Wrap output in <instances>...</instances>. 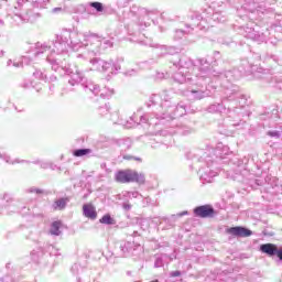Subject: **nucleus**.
Here are the masks:
<instances>
[{
    "instance_id": "nucleus-1",
    "label": "nucleus",
    "mask_w": 282,
    "mask_h": 282,
    "mask_svg": "<svg viewBox=\"0 0 282 282\" xmlns=\"http://www.w3.org/2000/svg\"><path fill=\"white\" fill-rule=\"evenodd\" d=\"M115 180L116 182H119V184H131L132 182H135L137 184H144L145 182L144 174L138 173L133 170H121L117 172Z\"/></svg>"
},
{
    "instance_id": "nucleus-2",
    "label": "nucleus",
    "mask_w": 282,
    "mask_h": 282,
    "mask_svg": "<svg viewBox=\"0 0 282 282\" xmlns=\"http://www.w3.org/2000/svg\"><path fill=\"white\" fill-rule=\"evenodd\" d=\"M194 215L200 217V219H208L215 217L216 212L210 205H202L194 209Z\"/></svg>"
},
{
    "instance_id": "nucleus-3",
    "label": "nucleus",
    "mask_w": 282,
    "mask_h": 282,
    "mask_svg": "<svg viewBox=\"0 0 282 282\" xmlns=\"http://www.w3.org/2000/svg\"><path fill=\"white\" fill-rule=\"evenodd\" d=\"M228 235H232L234 237H250L252 236V230L246 227H231L227 229Z\"/></svg>"
},
{
    "instance_id": "nucleus-4",
    "label": "nucleus",
    "mask_w": 282,
    "mask_h": 282,
    "mask_svg": "<svg viewBox=\"0 0 282 282\" xmlns=\"http://www.w3.org/2000/svg\"><path fill=\"white\" fill-rule=\"evenodd\" d=\"M260 250L263 254H268V257H279V252L281 251V249H279L274 243L261 245Z\"/></svg>"
},
{
    "instance_id": "nucleus-5",
    "label": "nucleus",
    "mask_w": 282,
    "mask_h": 282,
    "mask_svg": "<svg viewBox=\"0 0 282 282\" xmlns=\"http://www.w3.org/2000/svg\"><path fill=\"white\" fill-rule=\"evenodd\" d=\"M67 73L70 76L68 79L69 85H78L83 80V73L78 68L68 69Z\"/></svg>"
},
{
    "instance_id": "nucleus-6",
    "label": "nucleus",
    "mask_w": 282,
    "mask_h": 282,
    "mask_svg": "<svg viewBox=\"0 0 282 282\" xmlns=\"http://www.w3.org/2000/svg\"><path fill=\"white\" fill-rule=\"evenodd\" d=\"M245 32L246 37L251 39V41H263V33H259V31L253 28L247 26Z\"/></svg>"
},
{
    "instance_id": "nucleus-7",
    "label": "nucleus",
    "mask_w": 282,
    "mask_h": 282,
    "mask_svg": "<svg viewBox=\"0 0 282 282\" xmlns=\"http://www.w3.org/2000/svg\"><path fill=\"white\" fill-rule=\"evenodd\" d=\"M214 155L216 158H226V155H230V148L228 145H217V148L214 150Z\"/></svg>"
},
{
    "instance_id": "nucleus-8",
    "label": "nucleus",
    "mask_w": 282,
    "mask_h": 282,
    "mask_svg": "<svg viewBox=\"0 0 282 282\" xmlns=\"http://www.w3.org/2000/svg\"><path fill=\"white\" fill-rule=\"evenodd\" d=\"M84 215L85 217H88V219H96L98 217V214L96 213V208L91 205H84L83 206Z\"/></svg>"
},
{
    "instance_id": "nucleus-9",
    "label": "nucleus",
    "mask_w": 282,
    "mask_h": 282,
    "mask_svg": "<svg viewBox=\"0 0 282 282\" xmlns=\"http://www.w3.org/2000/svg\"><path fill=\"white\" fill-rule=\"evenodd\" d=\"M194 94L195 100H202L203 98H208L210 96V91L208 90H192Z\"/></svg>"
},
{
    "instance_id": "nucleus-10",
    "label": "nucleus",
    "mask_w": 282,
    "mask_h": 282,
    "mask_svg": "<svg viewBox=\"0 0 282 282\" xmlns=\"http://www.w3.org/2000/svg\"><path fill=\"white\" fill-rule=\"evenodd\" d=\"M99 221L100 224H106V226H113L116 224V220L109 214L104 215Z\"/></svg>"
},
{
    "instance_id": "nucleus-11",
    "label": "nucleus",
    "mask_w": 282,
    "mask_h": 282,
    "mask_svg": "<svg viewBox=\"0 0 282 282\" xmlns=\"http://www.w3.org/2000/svg\"><path fill=\"white\" fill-rule=\"evenodd\" d=\"M51 235L58 237L61 235V221H54L51 226Z\"/></svg>"
},
{
    "instance_id": "nucleus-12",
    "label": "nucleus",
    "mask_w": 282,
    "mask_h": 282,
    "mask_svg": "<svg viewBox=\"0 0 282 282\" xmlns=\"http://www.w3.org/2000/svg\"><path fill=\"white\" fill-rule=\"evenodd\" d=\"M91 153V149H78L73 152L75 158H83L84 155H89Z\"/></svg>"
},
{
    "instance_id": "nucleus-13",
    "label": "nucleus",
    "mask_w": 282,
    "mask_h": 282,
    "mask_svg": "<svg viewBox=\"0 0 282 282\" xmlns=\"http://www.w3.org/2000/svg\"><path fill=\"white\" fill-rule=\"evenodd\" d=\"M90 63L93 64L94 69H97V72H102V59L95 58L91 59Z\"/></svg>"
},
{
    "instance_id": "nucleus-14",
    "label": "nucleus",
    "mask_w": 282,
    "mask_h": 282,
    "mask_svg": "<svg viewBox=\"0 0 282 282\" xmlns=\"http://www.w3.org/2000/svg\"><path fill=\"white\" fill-rule=\"evenodd\" d=\"M35 47H36V50H39L36 52V56H39V54H43V52H47V50H50V46H47L45 44H41V43H36Z\"/></svg>"
},
{
    "instance_id": "nucleus-15",
    "label": "nucleus",
    "mask_w": 282,
    "mask_h": 282,
    "mask_svg": "<svg viewBox=\"0 0 282 282\" xmlns=\"http://www.w3.org/2000/svg\"><path fill=\"white\" fill-rule=\"evenodd\" d=\"M55 205H56L55 208H58L59 210H63V208H65V206H67V199L61 198V199L55 202Z\"/></svg>"
},
{
    "instance_id": "nucleus-16",
    "label": "nucleus",
    "mask_w": 282,
    "mask_h": 282,
    "mask_svg": "<svg viewBox=\"0 0 282 282\" xmlns=\"http://www.w3.org/2000/svg\"><path fill=\"white\" fill-rule=\"evenodd\" d=\"M90 8H94L98 12H102L105 10V7L100 2H90L89 3Z\"/></svg>"
},
{
    "instance_id": "nucleus-17",
    "label": "nucleus",
    "mask_w": 282,
    "mask_h": 282,
    "mask_svg": "<svg viewBox=\"0 0 282 282\" xmlns=\"http://www.w3.org/2000/svg\"><path fill=\"white\" fill-rule=\"evenodd\" d=\"M200 72H203V74H207L206 76H208L209 78L213 76H219V73H216L215 70H213L210 68L205 69L204 67H202Z\"/></svg>"
},
{
    "instance_id": "nucleus-18",
    "label": "nucleus",
    "mask_w": 282,
    "mask_h": 282,
    "mask_svg": "<svg viewBox=\"0 0 282 282\" xmlns=\"http://www.w3.org/2000/svg\"><path fill=\"white\" fill-rule=\"evenodd\" d=\"M182 74H184V70H180L178 73H175L174 79H175L177 83H185V82H186V77H185V76H182ZM180 76H182V77H180Z\"/></svg>"
},
{
    "instance_id": "nucleus-19",
    "label": "nucleus",
    "mask_w": 282,
    "mask_h": 282,
    "mask_svg": "<svg viewBox=\"0 0 282 282\" xmlns=\"http://www.w3.org/2000/svg\"><path fill=\"white\" fill-rule=\"evenodd\" d=\"M219 109H221L220 105H212L207 108L209 113H217V111H219Z\"/></svg>"
},
{
    "instance_id": "nucleus-20",
    "label": "nucleus",
    "mask_w": 282,
    "mask_h": 282,
    "mask_svg": "<svg viewBox=\"0 0 282 282\" xmlns=\"http://www.w3.org/2000/svg\"><path fill=\"white\" fill-rule=\"evenodd\" d=\"M55 43H58V45H63V43H67V37H63V35H56Z\"/></svg>"
},
{
    "instance_id": "nucleus-21",
    "label": "nucleus",
    "mask_w": 282,
    "mask_h": 282,
    "mask_svg": "<svg viewBox=\"0 0 282 282\" xmlns=\"http://www.w3.org/2000/svg\"><path fill=\"white\" fill-rule=\"evenodd\" d=\"M110 96H113V90L105 89L101 94V98H109Z\"/></svg>"
},
{
    "instance_id": "nucleus-22",
    "label": "nucleus",
    "mask_w": 282,
    "mask_h": 282,
    "mask_svg": "<svg viewBox=\"0 0 282 282\" xmlns=\"http://www.w3.org/2000/svg\"><path fill=\"white\" fill-rule=\"evenodd\" d=\"M111 67V63L109 62H101V72H108V69Z\"/></svg>"
},
{
    "instance_id": "nucleus-23",
    "label": "nucleus",
    "mask_w": 282,
    "mask_h": 282,
    "mask_svg": "<svg viewBox=\"0 0 282 282\" xmlns=\"http://www.w3.org/2000/svg\"><path fill=\"white\" fill-rule=\"evenodd\" d=\"M267 135H270V138H281V132H279V131H268Z\"/></svg>"
},
{
    "instance_id": "nucleus-24",
    "label": "nucleus",
    "mask_w": 282,
    "mask_h": 282,
    "mask_svg": "<svg viewBox=\"0 0 282 282\" xmlns=\"http://www.w3.org/2000/svg\"><path fill=\"white\" fill-rule=\"evenodd\" d=\"M29 193H36V195H43V189L36 188V187H31L29 189Z\"/></svg>"
},
{
    "instance_id": "nucleus-25",
    "label": "nucleus",
    "mask_w": 282,
    "mask_h": 282,
    "mask_svg": "<svg viewBox=\"0 0 282 282\" xmlns=\"http://www.w3.org/2000/svg\"><path fill=\"white\" fill-rule=\"evenodd\" d=\"M163 261L162 258H156L154 262V268H162Z\"/></svg>"
},
{
    "instance_id": "nucleus-26",
    "label": "nucleus",
    "mask_w": 282,
    "mask_h": 282,
    "mask_svg": "<svg viewBox=\"0 0 282 282\" xmlns=\"http://www.w3.org/2000/svg\"><path fill=\"white\" fill-rule=\"evenodd\" d=\"M170 276H172V278L182 276V272H181V271H172V272L170 273Z\"/></svg>"
},
{
    "instance_id": "nucleus-27",
    "label": "nucleus",
    "mask_w": 282,
    "mask_h": 282,
    "mask_svg": "<svg viewBox=\"0 0 282 282\" xmlns=\"http://www.w3.org/2000/svg\"><path fill=\"white\" fill-rule=\"evenodd\" d=\"M89 89L93 91V94H95V96H98V86H93V88Z\"/></svg>"
},
{
    "instance_id": "nucleus-28",
    "label": "nucleus",
    "mask_w": 282,
    "mask_h": 282,
    "mask_svg": "<svg viewBox=\"0 0 282 282\" xmlns=\"http://www.w3.org/2000/svg\"><path fill=\"white\" fill-rule=\"evenodd\" d=\"M33 75H34L36 78H43V73L36 72V73H34Z\"/></svg>"
},
{
    "instance_id": "nucleus-29",
    "label": "nucleus",
    "mask_w": 282,
    "mask_h": 282,
    "mask_svg": "<svg viewBox=\"0 0 282 282\" xmlns=\"http://www.w3.org/2000/svg\"><path fill=\"white\" fill-rule=\"evenodd\" d=\"M105 45H108L109 47H113V43H111V41L107 40L105 42Z\"/></svg>"
},
{
    "instance_id": "nucleus-30",
    "label": "nucleus",
    "mask_w": 282,
    "mask_h": 282,
    "mask_svg": "<svg viewBox=\"0 0 282 282\" xmlns=\"http://www.w3.org/2000/svg\"><path fill=\"white\" fill-rule=\"evenodd\" d=\"M121 250L122 252H129V249L127 248V243L123 247H121Z\"/></svg>"
},
{
    "instance_id": "nucleus-31",
    "label": "nucleus",
    "mask_w": 282,
    "mask_h": 282,
    "mask_svg": "<svg viewBox=\"0 0 282 282\" xmlns=\"http://www.w3.org/2000/svg\"><path fill=\"white\" fill-rule=\"evenodd\" d=\"M25 0H19L18 1V8H21L22 6H23V2H24Z\"/></svg>"
},
{
    "instance_id": "nucleus-32",
    "label": "nucleus",
    "mask_w": 282,
    "mask_h": 282,
    "mask_svg": "<svg viewBox=\"0 0 282 282\" xmlns=\"http://www.w3.org/2000/svg\"><path fill=\"white\" fill-rule=\"evenodd\" d=\"M123 208H124L126 210H130V209H131V205L123 204Z\"/></svg>"
},
{
    "instance_id": "nucleus-33",
    "label": "nucleus",
    "mask_w": 282,
    "mask_h": 282,
    "mask_svg": "<svg viewBox=\"0 0 282 282\" xmlns=\"http://www.w3.org/2000/svg\"><path fill=\"white\" fill-rule=\"evenodd\" d=\"M123 160H133V156H131V155H124V156H123Z\"/></svg>"
},
{
    "instance_id": "nucleus-34",
    "label": "nucleus",
    "mask_w": 282,
    "mask_h": 282,
    "mask_svg": "<svg viewBox=\"0 0 282 282\" xmlns=\"http://www.w3.org/2000/svg\"><path fill=\"white\" fill-rule=\"evenodd\" d=\"M278 258L280 259V261H282V248L279 251Z\"/></svg>"
},
{
    "instance_id": "nucleus-35",
    "label": "nucleus",
    "mask_w": 282,
    "mask_h": 282,
    "mask_svg": "<svg viewBox=\"0 0 282 282\" xmlns=\"http://www.w3.org/2000/svg\"><path fill=\"white\" fill-rule=\"evenodd\" d=\"M133 160H135V162H142V158L133 156Z\"/></svg>"
},
{
    "instance_id": "nucleus-36",
    "label": "nucleus",
    "mask_w": 282,
    "mask_h": 282,
    "mask_svg": "<svg viewBox=\"0 0 282 282\" xmlns=\"http://www.w3.org/2000/svg\"><path fill=\"white\" fill-rule=\"evenodd\" d=\"M61 10H63V8H54L53 12H61Z\"/></svg>"
},
{
    "instance_id": "nucleus-37",
    "label": "nucleus",
    "mask_w": 282,
    "mask_h": 282,
    "mask_svg": "<svg viewBox=\"0 0 282 282\" xmlns=\"http://www.w3.org/2000/svg\"><path fill=\"white\" fill-rule=\"evenodd\" d=\"M131 195L132 197H138V192H132Z\"/></svg>"
},
{
    "instance_id": "nucleus-38",
    "label": "nucleus",
    "mask_w": 282,
    "mask_h": 282,
    "mask_svg": "<svg viewBox=\"0 0 282 282\" xmlns=\"http://www.w3.org/2000/svg\"><path fill=\"white\" fill-rule=\"evenodd\" d=\"M176 34H184V31H182V30H176Z\"/></svg>"
},
{
    "instance_id": "nucleus-39",
    "label": "nucleus",
    "mask_w": 282,
    "mask_h": 282,
    "mask_svg": "<svg viewBox=\"0 0 282 282\" xmlns=\"http://www.w3.org/2000/svg\"><path fill=\"white\" fill-rule=\"evenodd\" d=\"M159 78H164V73L159 74Z\"/></svg>"
},
{
    "instance_id": "nucleus-40",
    "label": "nucleus",
    "mask_w": 282,
    "mask_h": 282,
    "mask_svg": "<svg viewBox=\"0 0 282 282\" xmlns=\"http://www.w3.org/2000/svg\"><path fill=\"white\" fill-rule=\"evenodd\" d=\"M4 52L3 51H0V56H3Z\"/></svg>"
},
{
    "instance_id": "nucleus-41",
    "label": "nucleus",
    "mask_w": 282,
    "mask_h": 282,
    "mask_svg": "<svg viewBox=\"0 0 282 282\" xmlns=\"http://www.w3.org/2000/svg\"><path fill=\"white\" fill-rule=\"evenodd\" d=\"M151 282H160L159 280H152Z\"/></svg>"
},
{
    "instance_id": "nucleus-42",
    "label": "nucleus",
    "mask_w": 282,
    "mask_h": 282,
    "mask_svg": "<svg viewBox=\"0 0 282 282\" xmlns=\"http://www.w3.org/2000/svg\"><path fill=\"white\" fill-rule=\"evenodd\" d=\"M181 215H186V212H185V213H183V214H181Z\"/></svg>"
}]
</instances>
